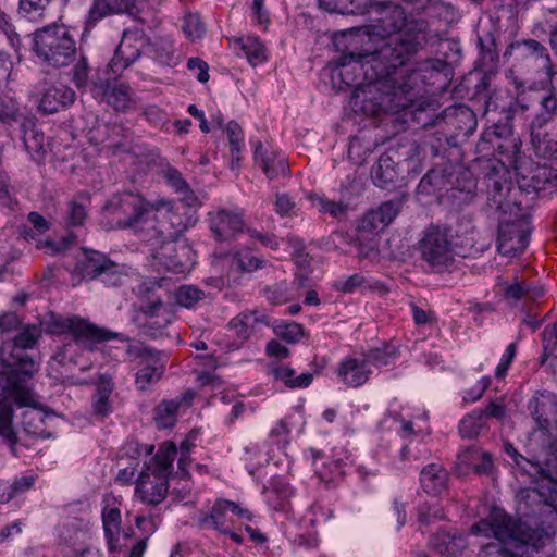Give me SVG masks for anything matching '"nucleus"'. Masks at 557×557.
Masks as SVG:
<instances>
[{"label": "nucleus", "mask_w": 557, "mask_h": 557, "mask_svg": "<svg viewBox=\"0 0 557 557\" xmlns=\"http://www.w3.org/2000/svg\"><path fill=\"white\" fill-rule=\"evenodd\" d=\"M417 42L400 39L373 50L345 52L338 57V76L347 86H354L351 102L367 113L396 112L385 106V99L396 96L397 75L404 60L416 49Z\"/></svg>", "instance_id": "obj_1"}, {"label": "nucleus", "mask_w": 557, "mask_h": 557, "mask_svg": "<svg viewBox=\"0 0 557 557\" xmlns=\"http://www.w3.org/2000/svg\"><path fill=\"white\" fill-rule=\"evenodd\" d=\"M482 169L487 206L495 211L524 216L530 208L529 195H533L532 200L557 191V173L545 165L529 162L517 166V187L500 160L488 159Z\"/></svg>", "instance_id": "obj_2"}, {"label": "nucleus", "mask_w": 557, "mask_h": 557, "mask_svg": "<svg viewBox=\"0 0 557 557\" xmlns=\"http://www.w3.org/2000/svg\"><path fill=\"white\" fill-rule=\"evenodd\" d=\"M364 14L370 24L364 27L369 40L379 39L377 46H386L400 39L414 40L416 49L404 60L406 66L429 42L431 30L425 18H410L406 9L393 1L368 0Z\"/></svg>", "instance_id": "obj_3"}, {"label": "nucleus", "mask_w": 557, "mask_h": 557, "mask_svg": "<svg viewBox=\"0 0 557 557\" xmlns=\"http://www.w3.org/2000/svg\"><path fill=\"white\" fill-rule=\"evenodd\" d=\"M51 332L70 334L71 338L59 347L53 358L61 364L76 363L77 349L94 350L95 345L109 339L117 338L127 343L125 355L129 361L139 364L162 356L163 352L146 346L141 342H134L121 333L101 329L78 317L60 318L51 325Z\"/></svg>", "instance_id": "obj_4"}, {"label": "nucleus", "mask_w": 557, "mask_h": 557, "mask_svg": "<svg viewBox=\"0 0 557 557\" xmlns=\"http://www.w3.org/2000/svg\"><path fill=\"white\" fill-rule=\"evenodd\" d=\"M474 533L490 532L499 543L487 544L480 557L496 554V557H531L543 547L546 535L541 529H532L525 523L517 524L504 510L495 508L487 520L472 528ZM490 536L488 533H486Z\"/></svg>", "instance_id": "obj_5"}, {"label": "nucleus", "mask_w": 557, "mask_h": 557, "mask_svg": "<svg viewBox=\"0 0 557 557\" xmlns=\"http://www.w3.org/2000/svg\"><path fill=\"white\" fill-rule=\"evenodd\" d=\"M176 455V445L173 442H164L150 461L145 462L135 488V496L141 503L156 506L164 500Z\"/></svg>", "instance_id": "obj_6"}, {"label": "nucleus", "mask_w": 557, "mask_h": 557, "mask_svg": "<svg viewBox=\"0 0 557 557\" xmlns=\"http://www.w3.org/2000/svg\"><path fill=\"white\" fill-rule=\"evenodd\" d=\"M151 213L153 205L134 191L113 195L102 208V218L108 228H131L143 239L147 235V221Z\"/></svg>", "instance_id": "obj_7"}, {"label": "nucleus", "mask_w": 557, "mask_h": 557, "mask_svg": "<svg viewBox=\"0 0 557 557\" xmlns=\"http://www.w3.org/2000/svg\"><path fill=\"white\" fill-rule=\"evenodd\" d=\"M512 58V69L522 74L533 77H542L533 82L534 87H544L557 75L548 48L541 41L533 38H523L509 44L504 52V58Z\"/></svg>", "instance_id": "obj_8"}, {"label": "nucleus", "mask_w": 557, "mask_h": 557, "mask_svg": "<svg viewBox=\"0 0 557 557\" xmlns=\"http://www.w3.org/2000/svg\"><path fill=\"white\" fill-rule=\"evenodd\" d=\"M33 51L42 64L54 69L69 66L77 57L73 34L66 25L58 23L33 33Z\"/></svg>", "instance_id": "obj_9"}, {"label": "nucleus", "mask_w": 557, "mask_h": 557, "mask_svg": "<svg viewBox=\"0 0 557 557\" xmlns=\"http://www.w3.org/2000/svg\"><path fill=\"white\" fill-rule=\"evenodd\" d=\"M40 334L39 326L28 324L13 342L3 343L0 347V374L15 381L28 382L37 371V366L26 349L34 347Z\"/></svg>", "instance_id": "obj_10"}, {"label": "nucleus", "mask_w": 557, "mask_h": 557, "mask_svg": "<svg viewBox=\"0 0 557 557\" xmlns=\"http://www.w3.org/2000/svg\"><path fill=\"white\" fill-rule=\"evenodd\" d=\"M447 67V63L441 59H428L411 65V61L404 66L395 84L396 96L393 99L384 98L385 106L397 108V111L411 104L423 91V84L433 74L438 75Z\"/></svg>", "instance_id": "obj_11"}, {"label": "nucleus", "mask_w": 557, "mask_h": 557, "mask_svg": "<svg viewBox=\"0 0 557 557\" xmlns=\"http://www.w3.org/2000/svg\"><path fill=\"white\" fill-rule=\"evenodd\" d=\"M421 259L438 271L451 267L456 259L454 235L450 226L430 224L418 243Z\"/></svg>", "instance_id": "obj_12"}, {"label": "nucleus", "mask_w": 557, "mask_h": 557, "mask_svg": "<svg viewBox=\"0 0 557 557\" xmlns=\"http://www.w3.org/2000/svg\"><path fill=\"white\" fill-rule=\"evenodd\" d=\"M76 269L83 278L99 280L110 287L121 286L127 278L124 265L94 249H83V258L78 260Z\"/></svg>", "instance_id": "obj_13"}, {"label": "nucleus", "mask_w": 557, "mask_h": 557, "mask_svg": "<svg viewBox=\"0 0 557 557\" xmlns=\"http://www.w3.org/2000/svg\"><path fill=\"white\" fill-rule=\"evenodd\" d=\"M173 320L174 312L159 298H153V305H140L133 317L139 333L152 339L165 335Z\"/></svg>", "instance_id": "obj_14"}, {"label": "nucleus", "mask_w": 557, "mask_h": 557, "mask_svg": "<svg viewBox=\"0 0 557 557\" xmlns=\"http://www.w3.org/2000/svg\"><path fill=\"white\" fill-rule=\"evenodd\" d=\"M151 46V38L138 27H131L123 32L120 45L109 66L114 74H119L147 53Z\"/></svg>", "instance_id": "obj_15"}, {"label": "nucleus", "mask_w": 557, "mask_h": 557, "mask_svg": "<svg viewBox=\"0 0 557 557\" xmlns=\"http://www.w3.org/2000/svg\"><path fill=\"white\" fill-rule=\"evenodd\" d=\"M512 221H500L498 225L497 249L503 256L512 257L522 252L530 237L529 223L525 216L515 215Z\"/></svg>", "instance_id": "obj_16"}, {"label": "nucleus", "mask_w": 557, "mask_h": 557, "mask_svg": "<svg viewBox=\"0 0 557 557\" xmlns=\"http://www.w3.org/2000/svg\"><path fill=\"white\" fill-rule=\"evenodd\" d=\"M147 222L148 232L144 240L149 245L159 243L160 238L177 240V237L187 228L182 215L172 207L166 208L165 212L153 207V213Z\"/></svg>", "instance_id": "obj_17"}, {"label": "nucleus", "mask_w": 557, "mask_h": 557, "mask_svg": "<svg viewBox=\"0 0 557 557\" xmlns=\"http://www.w3.org/2000/svg\"><path fill=\"white\" fill-rule=\"evenodd\" d=\"M150 246L156 267L174 273L185 272L186 258L190 253L187 245L175 239L160 238L159 243L154 242V245Z\"/></svg>", "instance_id": "obj_18"}, {"label": "nucleus", "mask_w": 557, "mask_h": 557, "mask_svg": "<svg viewBox=\"0 0 557 557\" xmlns=\"http://www.w3.org/2000/svg\"><path fill=\"white\" fill-rule=\"evenodd\" d=\"M16 381L0 374V438L14 453L17 434L13 425V407L15 406Z\"/></svg>", "instance_id": "obj_19"}, {"label": "nucleus", "mask_w": 557, "mask_h": 557, "mask_svg": "<svg viewBox=\"0 0 557 557\" xmlns=\"http://www.w3.org/2000/svg\"><path fill=\"white\" fill-rule=\"evenodd\" d=\"M15 406L24 408L22 426L27 434L39 435L44 431L46 414L38 406L36 395L28 388L27 382L16 381Z\"/></svg>", "instance_id": "obj_20"}, {"label": "nucleus", "mask_w": 557, "mask_h": 557, "mask_svg": "<svg viewBox=\"0 0 557 557\" xmlns=\"http://www.w3.org/2000/svg\"><path fill=\"white\" fill-rule=\"evenodd\" d=\"M231 513L248 521H251L252 518L251 512L248 509L242 508L238 504L219 499L212 506L210 513L199 518V523L205 529H213L220 533L230 532V527L234 523Z\"/></svg>", "instance_id": "obj_21"}, {"label": "nucleus", "mask_w": 557, "mask_h": 557, "mask_svg": "<svg viewBox=\"0 0 557 557\" xmlns=\"http://www.w3.org/2000/svg\"><path fill=\"white\" fill-rule=\"evenodd\" d=\"M210 230L219 242L232 239L245 231L244 212L240 209H220L209 213Z\"/></svg>", "instance_id": "obj_22"}, {"label": "nucleus", "mask_w": 557, "mask_h": 557, "mask_svg": "<svg viewBox=\"0 0 557 557\" xmlns=\"http://www.w3.org/2000/svg\"><path fill=\"white\" fill-rule=\"evenodd\" d=\"M75 99V91L67 85L51 84L40 92L37 108L45 115L54 114L71 107Z\"/></svg>", "instance_id": "obj_23"}, {"label": "nucleus", "mask_w": 557, "mask_h": 557, "mask_svg": "<svg viewBox=\"0 0 557 557\" xmlns=\"http://www.w3.org/2000/svg\"><path fill=\"white\" fill-rule=\"evenodd\" d=\"M442 123L451 135L469 137L478 126L476 115L466 104L448 107L441 112Z\"/></svg>", "instance_id": "obj_24"}, {"label": "nucleus", "mask_w": 557, "mask_h": 557, "mask_svg": "<svg viewBox=\"0 0 557 557\" xmlns=\"http://www.w3.org/2000/svg\"><path fill=\"white\" fill-rule=\"evenodd\" d=\"M531 144L544 158H557V122L547 125L544 117L529 124Z\"/></svg>", "instance_id": "obj_25"}, {"label": "nucleus", "mask_w": 557, "mask_h": 557, "mask_svg": "<svg viewBox=\"0 0 557 557\" xmlns=\"http://www.w3.org/2000/svg\"><path fill=\"white\" fill-rule=\"evenodd\" d=\"M114 389L113 376L110 373H100L96 381V389L91 396V414L104 420L113 410L111 395Z\"/></svg>", "instance_id": "obj_26"}, {"label": "nucleus", "mask_w": 557, "mask_h": 557, "mask_svg": "<svg viewBox=\"0 0 557 557\" xmlns=\"http://www.w3.org/2000/svg\"><path fill=\"white\" fill-rule=\"evenodd\" d=\"M20 123V129L23 134V141L27 151L35 161L40 162L48 150L49 144L42 132L37 129L33 117H14Z\"/></svg>", "instance_id": "obj_27"}, {"label": "nucleus", "mask_w": 557, "mask_h": 557, "mask_svg": "<svg viewBox=\"0 0 557 557\" xmlns=\"http://www.w3.org/2000/svg\"><path fill=\"white\" fill-rule=\"evenodd\" d=\"M372 371L366 361L364 356L359 358H346L337 368V375L349 387H359L363 385L371 375Z\"/></svg>", "instance_id": "obj_28"}, {"label": "nucleus", "mask_w": 557, "mask_h": 557, "mask_svg": "<svg viewBox=\"0 0 557 557\" xmlns=\"http://www.w3.org/2000/svg\"><path fill=\"white\" fill-rule=\"evenodd\" d=\"M255 160L269 180L288 174V164L284 156L264 148L260 141L255 147Z\"/></svg>", "instance_id": "obj_29"}, {"label": "nucleus", "mask_w": 557, "mask_h": 557, "mask_svg": "<svg viewBox=\"0 0 557 557\" xmlns=\"http://www.w3.org/2000/svg\"><path fill=\"white\" fill-rule=\"evenodd\" d=\"M91 94L95 98H101L116 111H125L131 103V89L125 85L110 86L108 82L94 84Z\"/></svg>", "instance_id": "obj_30"}, {"label": "nucleus", "mask_w": 557, "mask_h": 557, "mask_svg": "<svg viewBox=\"0 0 557 557\" xmlns=\"http://www.w3.org/2000/svg\"><path fill=\"white\" fill-rule=\"evenodd\" d=\"M270 319L259 310L243 312L234 317L228 325L233 329L236 335L242 339L249 338L258 329L263 325H269Z\"/></svg>", "instance_id": "obj_31"}, {"label": "nucleus", "mask_w": 557, "mask_h": 557, "mask_svg": "<svg viewBox=\"0 0 557 557\" xmlns=\"http://www.w3.org/2000/svg\"><path fill=\"white\" fill-rule=\"evenodd\" d=\"M193 393L186 392L182 397L170 400H162L154 408V422L158 429H169L172 428L177 420V412L181 406L184 404L186 407L190 405V400L193 399Z\"/></svg>", "instance_id": "obj_32"}, {"label": "nucleus", "mask_w": 557, "mask_h": 557, "mask_svg": "<svg viewBox=\"0 0 557 557\" xmlns=\"http://www.w3.org/2000/svg\"><path fill=\"white\" fill-rule=\"evenodd\" d=\"M159 175L165 183L172 187L176 193L183 196V200L188 207L196 203L197 197L190 189L188 183L184 180L182 173L174 168L169 161L161 160L159 163Z\"/></svg>", "instance_id": "obj_33"}, {"label": "nucleus", "mask_w": 557, "mask_h": 557, "mask_svg": "<svg viewBox=\"0 0 557 557\" xmlns=\"http://www.w3.org/2000/svg\"><path fill=\"white\" fill-rule=\"evenodd\" d=\"M454 185V176L445 169H431L421 178L418 185L420 194L431 195L436 194L442 196L444 191H448L449 187Z\"/></svg>", "instance_id": "obj_34"}, {"label": "nucleus", "mask_w": 557, "mask_h": 557, "mask_svg": "<svg viewBox=\"0 0 557 557\" xmlns=\"http://www.w3.org/2000/svg\"><path fill=\"white\" fill-rule=\"evenodd\" d=\"M165 359L166 356L162 354V356H158L144 364H139L140 368L136 372L135 377V385L137 389L141 392L148 391L152 385L157 384L161 380L165 369Z\"/></svg>", "instance_id": "obj_35"}, {"label": "nucleus", "mask_w": 557, "mask_h": 557, "mask_svg": "<svg viewBox=\"0 0 557 557\" xmlns=\"http://www.w3.org/2000/svg\"><path fill=\"white\" fill-rule=\"evenodd\" d=\"M421 486L430 495H441L447 490L448 472L440 465L430 463L420 473Z\"/></svg>", "instance_id": "obj_36"}, {"label": "nucleus", "mask_w": 557, "mask_h": 557, "mask_svg": "<svg viewBox=\"0 0 557 557\" xmlns=\"http://www.w3.org/2000/svg\"><path fill=\"white\" fill-rule=\"evenodd\" d=\"M544 508H556L555 497L553 494L545 496L537 488H530L522 492L519 510L523 516L542 515Z\"/></svg>", "instance_id": "obj_37"}, {"label": "nucleus", "mask_w": 557, "mask_h": 557, "mask_svg": "<svg viewBox=\"0 0 557 557\" xmlns=\"http://www.w3.org/2000/svg\"><path fill=\"white\" fill-rule=\"evenodd\" d=\"M373 183L381 188H388L398 178V170L395 160L387 153L380 156L371 169Z\"/></svg>", "instance_id": "obj_38"}, {"label": "nucleus", "mask_w": 557, "mask_h": 557, "mask_svg": "<svg viewBox=\"0 0 557 557\" xmlns=\"http://www.w3.org/2000/svg\"><path fill=\"white\" fill-rule=\"evenodd\" d=\"M417 99L411 102L410 106L396 111L398 113L400 111L410 110V115L412 122L421 128H426L433 125L442 124L441 113H437V109L435 104L432 102L422 101L416 104Z\"/></svg>", "instance_id": "obj_39"}, {"label": "nucleus", "mask_w": 557, "mask_h": 557, "mask_svg": "<svg viewBox=\"0 0 557 557\" xmlns=\"http://www.w3.org/2000/svg\"><path fill=\"white\" fill-rule=\"evenodd\" d=\"M531 89H541L545 91V94L539 98L541 112L535 114L531 122H535L537 119L544 117L547 120V125L556 123L557 86L554 84V79L549 81L544 87H534V85H531Z\"/></svg>", "instance_id": "obj_40"}, {"label": "nucleus", "mask_w": 557, "mask_h": 557, "mask_svg": "<svg viewBox=\"0 0 557 557\" xmlns=\"http://www.w3.org/2000/svg\"><path fill=\"white\" fill-rule=\"evenodd\" d=\"M460 465L469 466L478 474H487L493 468V457L490 453L475 447H467L458 454Z\"/></svg>", "instance_id": "obj_41"}, {"label": "nucleus", "mask_w": 557, "mask_h": 557, "mask_svg": "<svg viewBox=\"0 0 557 557\" xmlns=\"http://www.w3.org/2000/svg\"><path fill=\"white\" fill-rule=\"evenodd\" d=\"M121 522L122 520L119 507L107 504L102 508V524L110 550L117 547L121 534Z\"/></svg>", "instance_id": "obj_42"}, {"label": "nucleus", "mask_w": 557, "mask_h": 557, "mask_svg": "<svg viewBox=\"0 0 557 557\" xmlns=\"http://www.w3.org/2000/svg\"><path fill=\"white\" fill-rule=\"evenodd\" d=\"M147 54L161 65L172 66L176 64L174 42L169 36H159L151 40Z\"/></svg>", "instance_id": "obj_43"}, {"label": "nucleus", "mask_w": 557, "mask_h": 557, "mask_svg": "<svg viewBox=\"0 0 557 557\" xmlns=\"http://www.w3.org/2000/svg\"><path fill=\"white\" fill-rule=\"evenodd\" d=\"M104 132L107 137L102 141H107V147L110 148L113 153L120 151H128L129 144L132 140V133L122 124H106Z\"/></svg>", "instance_id": "obj_44"}, {"label": "nucleus", "mask_w": 557, "mask_h": 557, "mask_svg": "<svg viewBox=\"0 0 557 557\" xmlns=\"http://www.w3.org/2000/svg\"><path fill=\"white\" fill-rule=\"evenodd\" d=\"M482 65L485 71L494 72L499 61L496 37L488 32L478 38Z\"/></svg>", "instance_id": "obj_45"}, {"label": "nucleus", "mask_w": 557, "mask_h": 557, "mask_svg": "<svg viewBox=\"0 0 557 557\" xmlns=\"http://www.w3.org/2000/svg\"><path fill=\"white\" fill-rule=\"evenodd\" d=\"M320 8L327 12L359 15L364 14L368 0H318Z\"/></svg>", "instance_id": "obj_46"}, {"label": "nucleus", "mask_w": 557, "mask_h": 557, "mask_svg": "<svg viewBox=\"0 0 557 557\" xmlns=\"http://www.w3.org/2000/svg\"><path fill=\"white\" fill-rule=\"evenodd\" d=\"M89 203V197L85 194L76 195L69 203L65 215V222L67 226L76 227L82 226L87 219V205Z\"/></svg>", "instance_id": "obj_47"}, {"label": "nucleus", "mask_w": 557, "mask_h": 557, "mask_svg": "<svg viewBox=\"0 0 557 557\" xmlns=\"http://www.w3.org/2000/svg\"><path fill=\"white\" fill-rule=\"evenodd\" d=\"M430 20L443 21L450 25L460 20V13L450 3L442 0H433L423 13Z\"/></svg>", "instance_id": "obj_48"}, {"label": "nucleus", "mask_w": 557, "mask_h": 557, "mask_svg": "<svg viewBox=\"0 0 557 557\" xmlns=\"http://www.w3.org/2000/svg\"><path fill=\"white\" fill-rule=\"evenodd\" d=\"M226 135L231 147L232 162L231 168L238 166L240 161V152L244 149V133L242 127L235 121H231L226 125Z\"/></svg>", "instance_id": "obj_49"}, {"label": "nucleus", "mask_w": 557, "mask_h": 557, "mask_svg": "<svg viewBox=\"0 0 557 557\" xmlns=\"http://www.w3.org/2000/svg\"><path fill=\"white\" fill-rule=\"evenodd\" d=\"M510 136L511 129L507 125L494 124L483 132L480 146L484 149V146L490 144L493 150H499L502 152L504 144H502L500 140H506Z\"/></svg>", "instance_id": "obj_50"}, {"label": "nucleus", "mask_w": 557, "mask_h": 557, "mask_svg": "<svg viewBox=\"0 0 557 557\" xmlns=\"http://www.w3.org/2000/svg\"><path fill=\"white\" fill-rule=\"evenodd\" d=\"M515 87L516 99L515 102L510 104V110L513 112H525L535 102L532 92L539 91L540 89H531V84L527 87L525 83L518 78L515 79Z\"/></svg>", "instance_id": "obj_51"}, {"label": "nucleus", "mask_w": 557, "mask_h": 557, "mask_svg": "<svg viewBox=\"0 0 557 557\" xmlns=\"http://www.w3.org/2000/svg\"><path fill=\"white\" fill-rule=\"evenodd\" d=\"M75 64L71 71L72 73V82L78 89H86L87 87L92 89V85L97 84L96 82H90V66L88 64V60L85 55H79L78 59L75 60Z\"/></svg>", "instance_id": "obj_52"}, {"label": "nucleus", "mask_w": 557, "mask_h": 557, "mask_svg": "<svg viewBox=\"0 0 557 557\" xmlns=\"http://www.w3.org/2000/svg\"><path fill=\"white\" fill-rule=\"evenodd\" d=\"M240 48L252 66L267 60L265 48L258 38L248 37L246 40H240Z\"/></svg>", "instance_id": "obj_53"}, {"label": "nucleus", "mask_w": 557, "mask_h": 557, "mask_svg": "<svg viewBox=\"0 0 557 557\" xmlns=\"http://www.w3.org/2000/svg\"><path fill=\"white\" fill-rule=\"evenodd\" d=\"M87 525L79 519L67 520L60 529V537L65 544L75 545L85 535Z\"/></svg>", "instance_id": "obj_54"}, {"label": "nucleus", "mask_w": 557, "mask_h": 557, "mask_svg": "<svg viewBox=\"0 0 557 557\" xmlns=\"http://www.w3.org/2000/svg\"><path fill=\"white\" fill-rule=\"evenodd\" d=\"M261 294L269 304L274 306L282 305L292 299L288 284L286 281H281L273 285H265L261 289Z\"/></svg>", "instance_id": "obj_55"}, {"label": "nucleus", "mask_w": 557, "mask_h": 557, "mask_svg": "<svg viewBox=\"0 0 557 557\" xmlns=\"http://www.w3.org/2000/svg\"><path fill=\"white\" fill-rule=\"evenodd\" d=\"M483 425L482 413L480 409H475L460 421L459 433L463 438H474L480 434Z\"/></svg>", "instance_id": "obj_56"}, {"label": "nucleus", "mask_w": 557, "mask_h": 557, "mask_svg": "<svg viewBox=\"0 0 557 557\" xmlns=\"http://www.w3.org/2000/svg\"><path fill=\"white\" fill-rule=\"evenodd\" d=\"M52 0H18L17 12L23 17L35 21L44 16Z\"/></svg>", "instance_id": "obj_57"}, {"label": "nucleus", "mask_w": 557, "mask_h": 557, "mask_svg": "<svg viewBox=\"0 0 557 557\" xmlns=\"http://www.w3.org/2000/svg\"><path fill=\"white\" fill-rule=\"evenodd\" d=\"M457 541L463 542L461 537H451L448 533H438L431 537L430 545L440 555H454L457 550Z\"/></svg>", "instance_id": "obj_58"}, {"label": "nucleus", "mask_w": 557, "mask_h": 557, "mask_svg": "<svg viewBox=\"0 0 557 557\" xmlns=\"http://www.w3.org/2000/svg\"><path fill=\"white\" fill-rule=\"evenodd\" d=\"M110 5V15L126 14L136 22L139 23L140 14L145 13V10H139L137 0H107Z\"/></svg>", "instance_id": "obj_59"}, {"label": "nucleus", "mask_w": 557, "mask_h": 557, "mask_svg": "<svg viewBox=\"0 0 557 557\" xmlns=\"http://www.w3.org/2000/svg\"><path fill=\"white\" fill-rule=\"evenodd\" d=\"M163 0H137L139 10H145V13L140 14L139 23L148 26L149 28H157L160 24L157 17V10L161 5Z\"/></svg>", "instance_id": "obj_60"}, {"label": "nucleus", "mask_w": 557, "mask_h": 557, "mask_svg": "<svg viewBox=\"0 0 557 557\" xmlns=\"http://www.w3.org/2000/svg\"><path fill=\"white\" fill-rule=\"evenodd\" d=\"M110 5H108L107 0H92V4L88 11L85 29L83 36L86 35L91 28L96 26L98 22L103 20L107 16H110Z\"/></svg>", "instance_id": "obj_61"}, {"label": "nucleus", "mask_w": 557, "mask_h": 557, "mask_svg": "<svg viewBox=\"0 0 557 557\" xmlns=\"http://www.w3.org/2000/svg\"><path fill=\"white\" fill-rule=\"evenodd\" d=\"M363 356L369 367L373 364L377 368H381L389 366L395 362L397 358V350L395 348L389 349L388 347L384 349L376 348L371 349Z\"/></svg>", "instance_id": "obj_62"}, {"label": "nucleus", "mask_w": 557, "mask_h": 557, "mask_svg": "<svg viewBox=\"0 0 557 557\" xmlns=\"http://www.w3.org/2000/svg\"><path fill=\"white\" fill-rule=\"evenodd\" d=\"M175 296L178 305L185 308H191L198 301L202 300L206 294L197 286L183 285L177 289Z\"/></svg>", "instance_id": "obj_63"}, {"label": "nucleus", "mask_w": 557, "mask_h": 557, "mask_svg": "<svg viewBox=\"0 0 557 557\" xmlns=\"http://www.w3.org/2000/svg\"><path fill=\"white\" fill-rule=\"evenodd\" d=\"M404 199L401 197L382 202L375 211H377L381 222L388 226L399 214L403 208Z\"/></svg>", "instance_id": "obj_64"}]
</instances>
